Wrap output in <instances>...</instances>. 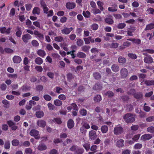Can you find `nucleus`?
Returning <instances> with one entry per match:
<instances>
[{
    "instance_id": "obj_1",
    "label": "nucleus",
    "mask_w": 154,
    "mask_h": 154,
    "mask_svg": "<svg viewBox=\"0 0 154 154\" xmlns=\"http://www.w3.org/2000/svg\"><path fill=\"white\" fill-rule=\"evenodd\" d=\"M123 119L127 123L133 122L135 120V118L134 117V115L131 113H127L124 115Z\"/></svg>"
},
{
    "instance_id": "obj_2",
    "label": "nucleus",
    "mask_w": 154,
    "mask_h": 154,
    "mask_svg": "<svg viewBox=\"0 0 154 154\" xmlns=\"http://www.w3.org/2000/svg\"><path fill=\"white\" fill-rule=\"evenodd\" d=\"M120 73L121 78L122 79L126 78L128 76V74L127 69L124 67L121 69Z\"/></svg>"
},
{
    "instance_id": "obj_3",
    "label": "nucleus",
    "mask_w": 154,
    "mask_h": 154,
    "mask_svg": "<svg viewBox=\"0 0 154 154\" xmlns=\"http://www.w3.org/2000/svg\"><path fill=\"white\" fill-rule=\"evenodd\" d=\"M73 29L74 28L72 27L68 28L65 27L63 29L61 30V33L63 34L68 35L73 30Z\"/></svg>"
},
{
    "instance_id": "obj_4",
    "label": "nucleus",
    "mask_w": 154,
    "mask_h": 154,
    "mask_svg": "<svg viewBox=\"0 0 154 154\" xmlns=\"http://www.w3.org/2000/svg\"><path fill=\"white\" fill-rule=\"evenodd\" d=\"M32 38V36L29 34H26L22 36V39L25 43H27L29 42V40L31 39Z\"/></svg>"
},
{
    "instance_id": "obj_5",
    "label": "nucleus",
    "mask_w": 154,
    "mask_h": 154,
    "mask_svg": "<svg viewBox=\"0 0 154 154\" xmlns=\"http://www.w3.org/2000/svg\"><path fill=\"white\" fill-rule=\"evenodd\" d=\"M39 133V132L37 130L33 129L30 131L29 134L31 136L34 137L35 139H38L40 138L38 136Z\"/></svg>"
},
{
    "instance_id": "obj_6",
    "label": "nucleus",
    "mask_w": 154,
    "mask_h": 154,
    "mask_svg": "<svg viewBox=\"0 0 154 154\" xmlns=\"http://www.w3.org/2000/svg\"><path fill=\"white\" fill-rule=\"evenodd\" d=\"M143 60L145 63L148 64L151 63L153 62V58L150 55L144 57Z\"/></svg>"
},
{
    "instance_id": "obj_7",
    "label": "nucleus",
    "mask_w": 154,
    "mask_h": 154,
    "mask_svg": "<svg viewBox=\"0 0 154 154\" xmlns=\"http://www.w3.org/2000/svg\"><path fill=\"white\" fill-rule=\"evenodd\" d=\"M66 8L68 9H74L76 6V4L74 2H67L66 5Z\"/></svg>"
},
{
    "instance_id": "obj_8",
    "label": "nucleus",
    "mask_w": 154,
    "mask_h": 154,
    "mask_svg": "<svg viewBox=\"0 0 154 154\" xmlns=\"http://www.w3.org/2000/svg\"><path fill=\"white\" fill-rule=\"evenodd\" d=\"M134 97L137 99L140 100L142 99L143 94L141 92H138L134 94Z\"/></svg>"
},
{
    "instance_id": "obj_9",
    "label": "nucleus",
    "mask_w": 154,
    "mask_h": 154,
    "mask_svg": "<svg viewBox=\"0 0 154 154\" xmlns=\"http://www.w3.org/2000/svg\"><path fill=\"white\" fill-rule=\"evenodd\" d=\"M123 131L122 128L120 126L117 127L114 129V134H121Z\"/></svg>"
},
{
    "instance_id": "obj_10",
    "label": "nucleus",
    "mask_w": 154,
    "mask_h": 154,
    "mask_svg": "<svg viewBox=\"0 0 154 154\" xmlns=\"http://www.w3.org/2000/svg\"><path fill=\"white\" fill-rule=\"evenodd\" d=\"M22 60L20 57L18 56H15L13 58V60L15 63H20Z\"/></svg>"
},
{
    "instance_id": "obj_11",
    "label": "nucleus",
    "mask_w": 154,
    "mask_h": 154,
    "mask_svg": "<svg viewBox=\"0 0 154 154\" xmlns=\"http://www.w3.org/2000/svg\"><path fill=\"white\" fill-rule=\"evenodd\" d=\"M152 135L149 134H146L143 135L141 137L142 140H149L152 138Z\"/></svg>"
},
{
    "instance_id": "obj_12",
    "label": "nucleus",
    "mask_w": 154,
    "mask_h": 154,
    "mask_svg": "<svg viewBox=\"0 0 154 154\" xmlns=\"http://www.w3.org/2000/svg\"><path fill=\"white\" fill-rule=\"evenodd\" d=\"M110 17H108L106 18L104 20L105 22L109 25H111L114 23V21L113 19L111 18L112 16H110Z\"/></svg>"
},
{
    "instance_id": "obj_13",
    "label": "nucleus",
    "mask_w": 154,
    "mask_h": 154,
    "mask_svg": "<svg viewBox=\"0 0 154 154\" xmlns=\"http://www.w3.org/2000/svg\"><path fill=\"white\" fill-rule=\"evenodd\" d=\"M112 71L115 72H118L119 70V67L118 65L114 64L112 65L111 66Z\"/></svg>"
},
{
    "instance_id": "obj_14",
    "label": "nucleus",
    "mask_w": 154,
    "mask_h": 154,
    "mask_svg": "<svg viewBox=\"0 0 154 154\" xmlns=\"http://www.w3.org/2000/svg\"><path fill=\"white\" fill-rule=\"evenodd\" d=\"M31 87L30 86L26 84L23 85L21 87V89L23 91L26 92L30 90Z\"/></svg>"
},
{
    "instance_id": "obj_15",
    "label": "nucleus",
    "mask_w": 154,
    "mask_h": 154,
    "mask_svg": "<svg viewBox=\"0 0 154 154\" xmlns=\"http://www.w3.org/2000/svg\"><path fill=\"white\" fill-rule=\"evenodd\" d=\"M89 134L90 138L92 140H94L96 137L95 132L93 131H90Z\"/></svg>"
},
{
    "instance_id": "obj_16",
    "label": "nucleus",
    "mask_w": 154,
    "mask_h": 154,
    "mask_svg": "<svg viewBox=\"0 0 154 154\" xmlns=\"http://www.w3.org/2000/svg\"><path fill=\"white\" fill-rule=\"evenodd\" d=\"M37 54L40 56L44 57L46 55V52L43 50L39 49L37 51Z\"/></svg>"
},
{
    "instance_id": "obj_17",
    "label": "nucleus",
    "mask_w": 154,
    "mask_h": 154,
    "mask_svg": "<svg viewBox=\"0 0 154 154\" xmlns=\"http://www.w3.org/2000/svg\"><path fill=\"white\" fill-rule=\"evenodd\" d=\"M128 41H130L134 42L136 44H140L141 43V40L139 39H135L134 38H129L127 39Z\"/></svg>"
},
{
    "instance_id": "obj_18",
    "label": "nucleus",
    "mask_w": 154,
    "mask_h": 154,
    "mask_svg": "<svg viewBox=\"0 0 154 154\" xmlns=\"http://www.w3.org/2000/svg\"><path fill=\"white\" fill-rule=\"evenodd\" d=\"M75 76L72 73L69 72L66 75L67 80L69 82H70L72 80L74 79Z\"/></svg>"
},
{
    "instance_id": "obj_19",
    "label": "nucleus",
    "mask_w": 154,
    "mask_h": 154,
    "mask_svg": "<svg viewBox=\"0 0 154 154\" xmlns=\"http://www.w3.org/2000/svg\"><path fill=\"white\" fill-rule=\"evenodd\" d=\"M93 76L94 78L97 80H99L101 78L100 74L98 72H94L93 73Z\"/></svg>"
},
{
    "instance_id": "obj_20",
    "label": "nucleus",
    "mask_w": 154,
    "mask_h": 154,
    "mask_svg": "<svg viewBox=\"0 0 154 154\" xmlns=\"http://www.w3.org/2000/svg\"><path fill=\"white\" fill-rule=\"evenodd\" d=\"M76 55L79 58H85L86 57V55L85 53L81 51L78 52L77 54Z\"/></svg>"
},
{
    "instance_id": "obj_21",
    "label": "nucleus",
    "mask_w": 154,
    "mask_h": 154,
    "mask_svg": "<svg viewBox=\"0 0 154 154\" xmlns=\"http://www.w3.org/2000/svg\"><path fill=\"white\" fill-rule=\"evenodd\" d=\"M90 48L89 45H84L81 47V50L85 52H87L89 51Z\"/></svg>"
},
{
    "instance_id": "obj_22",
    "label": "nucleus",
    "mask_w": 154,
    "mask_h": 154,
    "mask_svg": "<svg viewBox=\"0 0 154 154\" xmlns=\"http://www.w3.org/2000/svg\"><path fill=\"white\" fill-rule=\"evenodd\" d=\"M32 12L34 15H35L36 14L38 15L40 13V9L38 7H35L33 8Z\"/></svg>"
},
{
    "instance_id": "obj_23",
    "label": "nucleus",
    "mask_w": 154,
    "mask_h": 154,
    "mask_svg": "<svg viewBox=\"0 0 154 154\" xmlns=\"http://www.w3.org/2000/svg\"><path fill=\"white\" fill-rule=\"evenodd\" d=\"M154 28V23H150L147 25L144 29L146 31L147 30H151Z\"/></svg>"
},
{
    "instance_id": "obj_24",
    "label": "nucleus",
    "mask_w": 154,
    "mask_h": 154,
    "mask_svg": "<svg viewBox=\"0 0 154 154\" xmlns=\"http://www.w3.org/2000/svg\"><path fill=\"white\" fill-rule=\"evenodd\" d=\"M114 7H109L108 8V10L110 12H115L117 11V9L116 8L117 7V5L116 4H114L112 5Z\"/></svg>"
},
{
    "instance_id": "obj_25",
    "label": "nucleus",
    "mask_w": 154,
    "mask_h": 154,
    "mask_svg": "<svg viewBox=\"0 0 154 154\" xmlns=\"http://www.w3.org/2000/svg\"><path fill=\"white\" fill-rule=\"evenodd\" d=\"M89 128L90 126H83L80 128V131L82 133L85 134L86 131V129Z\"/></svg>"
},
{
    "instance_id": "obj_26",
    "label": "nucleus",
    "mask_w": 154,
    "mask_h": 154,
    "mask_svg": "<svg viewBox=\"0 0 154 154\" xmlns=\"http://www.w3.org/2000/svg\"><path fill=\"white\" fill-rule=\"evenodd\" d=\"M101 100L102 97L100 95L97 94L95 96L94 99V100L95 102H99Z\"/></svg>"
},
{
    "instance_id": "obj_27",
    "label": "nucleus",
    "mask_w": 154,
    "mask_h": 154,
    "mask_svg": "<svg viewBox=\"0 0 154 154\" xmlns=\"http://www.w3.org/2000/svg\"><path fill=\"white\" fill-rule=\"evenodd\" d=\"M35 63L38 65H41L43 63V60L42 58L40 57H37L35 60Z\"/></svg>"
},
{
    "instance_id": "obj_28",
    "label": "nucleus",
    "mask_w": 154,
    "mask_h": 154,
    "mask_svg": "<svg viewBox=\"0 0 154 154\" xmlns=\"http://www.w3.org/2000/svg\"><path fill=\"white\" fill-rule=\"evenodd\" d=\"M35 115L37 117L41 118L44 116V113L42 111H39L36 112Z\"/></svg>"
},
{
    "instance_id": "obj_29",
    "label": "nucleus",
    "mask_w": 154,
    "mask_h": 154,
    "mask_svg": "<svg viewBox=\"0 0 154 154\" xmlns=\"http://www.w3.org/2000/svg\"><path fill=\"white\" fill-rule=\"evenodd\" d=\"M118 61L119 63H125L126 62V59L122 56H120L118 58Z\"/></svg>"
},
{
    "instance_id": "obj_30",
    "label": "nucleus",
    "mask_w": 154,
    "mask_h": 154,
    "mask_svg": "<svg viewBox=\"0 0 154 154\" xmlns=\"http://www.w3.org/2000/svg\"><path fill=\"white\" fill-rule=\"evenodd\" d=\"M38 149L40 151L45 150L47 149V147L44 144H40L38 146Z\"/></svg>"
},
{
    "instance_id": "obj_31",
    "label": "nucleus",
    "mask_w": 154,
    "mask_h": 154,
    "mask_svg": "<svg viewBox=\"0 0 154 154\" xmlns=\"http://www.w3.org/2000/svg\"><path fill=\"white\" fill-rule=\"evenodd\" d=\"M54 104L57 106H59L62 105V102L59 99H56L54 101Z\"/></svg>"
},
{
    "instance_id": "obj_32",
    "label": "nucleus",
    "mask_w": 154,
    "mask_h": 154,
    "mask_svg": "<svg viewBox=\"0 0 154 154\" xmlns=\"http://www.w3.org/2000/svg\"><path fill=\"white\" fill-rule=\"evenodd\" d=\"M124 140L121 139L118 140L116 143V146L119 147H122L124 146Z\"/></svg>"
},
{
    "instance_id": "obj_33",
    "label": "nucleus",
    "mask_w": 154,
    "mask_h": 154,
    "mask_svg": "<svg viewBox=\"0 0 154 154\" xmlns=\"http://www.w3.org/2000/svg\"><path fill=\"white\" fill-rule=\"evenodd\" d=\"M144 83L148 86L153 85H154V81L146 80L145 81Z\"/></svg>"
},
{
    "instance_id": "obj_34",
    "label": "nucleus",
    "mask_w": 154,
    "mask_h": 154,
    "mask_svg": "<svg viewBox=\"0 0 154 154\" xmlns=\"http://www.w3.org/2000/svg\"><path fill=\"white\" fill-rule=\"evenodd\" d=\"M80 114L82 116H85L86 115L87 112L86 110L84 109H82L79 111Z\"/></svg>"
},
{
    "instance_id": "obj_35",
    "label": "nucleus",
    "mask_w": 154,
    "mask_h": 154,
    "mask_svg": "<svg viewBox=\"0 0 154 154\" xmlns=\"http://www.w3.org/2000/svg\"><path fill=\"white\" fill-rule=\"evenodd\" d=\"M128 56L132 59L135 60L137 58L136 54L133 53H129L128 54Z\"/></svg>"
},
{
    "instance_id": "obj_36",
    "label": "nucleus",
    "mask_w": 154,
    "mask_h": 154,
    "mask_svg": "<svg viewBox=\"0 0 154 154\" xmlns=\"http://www.w3.org/2000/svg\"><path fill=\"white\" fill-rule=\"evenodd\" d=\"M126 26V25L125 23H121L118 24L117 27L118 29H122L124 28Z\"/></svg>"
},
{
    "instance_id": "obj_37",
    "label": "nucleus",
    "mask_w": 154,
    "mask_h": 154,
    "mask_svg": "<svg viewBox=\"0 0 154 154\" xmlns=\"http://www.w3.org/2000/svg\"><path fill=\"white\" fill-rule=\"evenodd\" d=\"M96 120L98 122L100 123L103 122V119L100 115L99 114L98 116L96 117Z\"/></svg>"
},
{
    "instance_id": "obj_38",
    "label": "nucleus",
    "mask_w": 154,
    "mask_h": 154,
    "mask_svg": "<svg viewBox=\"0 0 154 154\" xmlns=\"http://www.w3.org/2000/svg\"><path fill=\"white\" fill-rule=\"evenodd\" d=\"M105 95L108 96V97L110 98L113 97L114 94L112 91H109L105 94Z\"/></svg>"
},
{
    "instance_id": "obj_39",
    "label": "nucleus",
    "mask_w": 154,
    "mask_h": 154,
    "mask_svg": "<svg viewBox=\"0 0 154 154\" xmlns=\"http://www.w3.org/2000/svg\"><path fill=\"white\" fill-rule=\"evenodd\" d=\"M54 40L56 42H60L63 41V38L61 36H58L55 37Z\"/></svg>"
},
{
    "instance_id": "obj_40",
    "label": "nucleus",
    "mask_w": 154,
    "mask_h": 154,
    "mask_svg": "<svg viewBox=\"0 0 154 154\" xmlns=\"http://www.w3.org/2000/svg\"><path fill=\"white\" fill-rule=\"evenodd\" d=\"M84 152L83 148H78L76 149L75 153V154H82Z\"/></svg>"
},
{
    "instance_id": "obj_41",
    "label": "nucleus",
    "mask_w": 154,
    "mask_h": 154,
    "mask_svg": "<svg viewBox=\"0 0 154 154\" xmlns=\"http://www.w3.org/2000/svg\"><path fill=\"white\" fill-rule=\"evenodd\" d=\"M108 127L107 126H102L101 128V130L102 133H106L108 130Z\"/></svg>"
},
{
    "instance_id": "obj_42",
    "label": "nucleus",
    "mask_w": 154,
    "mask_h": 154,
    "mask_svg": "<svg viewBox=\"0 0 154 154\" xmlns=\"http://www.w3.org/2000/svg\"><path fill=\"white\" fill-rule=\"evenodd\" d=\"M76 43L77 45L79 46H82L84 44L83 41L81 39H78Z\"/></svg>"
},
{
    "instance_id": "obj_43",
    "label": "nucleus",
    "mask_w": 154,
    "mask_h": 154,
    "mask_svg": "<svg viewBox=\"0 0 154 154\" xmlns=\"http://www.w3.org/2000/svg\"><path fill=\"white\" fill-rule=\"evenodd\" d=\"M146 11L149 14H154V9L153 8H149Z\"/></svg>"
},
{
    "instance_id": "obj_44",
    "label": "nucleus",
    "mask_w": 154,
    "mask_h": 154,
    "mask_svg": "<svg viewBox=\"0 0 154 154\" xmlns=\"http://www.w3.org/2000/svg\"><path fill=\"white\" fill-rule=\"evenodd\" d=\"M101 86L100 84L98 83L95 84L93 88L94 90H97L100 89Z\"/></svg>"
},
{
    "instance_id": "obj_45",
    "label": "nucleus",
    "mask_w": 154,
    "mask_h": 154,
    "mask_svg": "<svg viewBox=\"0 0 154 154\" xmlns=\"http://www.w3.org/2000/svg\"><path fill=\"white\" fill-rule=\"evenodd\" d=\"M31 44L34 47H37L39 46V44L38 41L36 40H34L32 41Z\"/></svg>"
},
{
    "instance_id": "obj_46",
    "label": "nucleus",
    "mask_w": 154,
    "mask_h": 154,
    "mask_svg": "<svg viewBox=\"0 0 154 154\" xmlns=\"http://www.w3.org/2000/svg\"><path fill=\"white\" fill-rule=\"evenodd\" d=\"M82 14L85 17L88 18L90 16V14L88 11H87L86 12L83 11L82 13Z\"/></svg>"
},
{
    "instance_id": "obj_47",
    "label": "nucleus",
    "mask_w": 154,
    "mask_h": 154,
    "mask_svg": "<svg viewBox=\"0 0 154 154\" xmlns=\"http://www.w3.org/2000/svg\"><path fill=\"white\" fill-rule=\"evenodd\" d=\"M44 99L47 101H50L51 99V97L49 95L45 94L43 96Z\"/></svg>"
},
{
    "instance_id": "obj_48",
    "label": "nucleus",
    "mask_w": 154,
    "mask_h": 154,
    "mask_svg": "<svg viewBox=\"0 0 154 154\" xmlns=\"http://www.w3.org/2000/svg\"><path fill=\"white\" fill-rule=\"evenodd\" d=\"M38 125H46V122L43 120H40L37 122Z\"/></svg>"
},
{
    "instance_id": "obj_49",
    "label": "nucleus",
    "mask_w": 154,
    "mask_h": 154,
    "mask_svg": "<svg viewBox=\"0 0 154 154\" xmlns=\"http://www.w3.org/2000/svg\"><path fill=\"white\" fill-rule=\"evenodd\" d=\"M0 88L2 91H5L7 88V85L3 83L1 85Z\"/></svg>"
},
{
    "instance_id": "obj_50",
    "label": "nucleus",
    "mask_w": 154,
    "mask_h": 154,
    "mask_svg": "<svg viewBox=\"0 0 154 154\" xmlns=\"http://www.w3.org/2000/svg\"><path fill=\"white\" fill-rule=\"evenodd\" d=\"M143 52H147V53L150 54H153L154 53V50L150 49H146L143 50Z\"/></svg>"
},
{
    "instance_id": "obj_51",
    "label": "nucleus",
    "mask_w": 154,
    "mask_h": 154,
    "mask_svg": "<svg viewBox=\"0 0 154 154\" xmlns=\"http://www.w3.org/2000/svg\"><path fill=\"white\" fill-rule=\"evenodd\" d=\"M17 74H10L8 75V76L9 78L16 79L17 77Z\"/></svg>"
},
{
    "instance_id": "obj_52",
    "label": "nucleus",
    "mask_w": 154,
    "mask_h": 154,
    "mask_svg": "<svg viewBox=\"0 0 154 154\" xmlns=\"http://www.w3.org/2000/svg\"><path fill=\"white\" fill-rule=\"evenodd\" d=\"M19 143V140L17 139L14 140L12 141V144L14 146H16L18 145Z\"/></svg>"
},
{
    "instance_id": "obj_53",
    "label": "nucleus",
    "mask_w": 154,
    "mask_h": 154,
    "mask_svg": "<svg viewBox=\"0 0 154 154\" xmlns=\"http://www.w3.org/2000/svg\"><path fill=\"white\" fill-rule=\"evenodd\" d=\"M142 147V145L140 143H137L135 144L134 146V148L135 149H141Z\"/></svg>"
},
{
    "instance_id": "obj_54",
    "label": "nucleus",
    "mask_w": 154,
    "mask_h": 154,
    "mask_svg": "<svg viewBox=\"0 0 154 154\" xmlns=\"http://www.w3.org/2000/svg\"><path fill=\"white\" fill-rule=\"evenodd\" d=\"M119 46V44L117 43L113 42L112 43L111 45L110 46V48H116Z\"/></svg>"
},
{
    "instance_id": "obj_55",
    "label": "nucleus",
    "mask_w": 154,
    "mask_h": 154,
    "mask_svg": "<svg viewBox=\"0 0 154 154\" xmlns=\"http://www.w3.org/2000/svg\"><path fill=\"white\" fill-rule=\"evenodd\" d=\"M139 116L140 118H142L146 116V113L141 110H140V112H139Z\"/></svg>"
},
{
    "instance_id": "obj_56",
    "label": "nucleus",
    "mask_w": 154,
    "mask_h": 154,
    "mask_svg": "<svg viewBox=\"0 0 154 154\" xmlns=\"http://www.w3.org/2000/svg\"><path fill=\"white\" fill-rule=\"evenodd\" d=\"M35 69L37 72H42L43 71V68L41 66H36L35 67Z\"/></svg>"
},
{
    "instance_id": "obj_57",
    "label": "nucleus",
    "mask_w": 154,
    "mask_h": 154,
    "mask_svg": "<svg viewBox=\"0 0 154 154\" xmlns=\"http://www.w3.org/2000/svg\"><path fill=\"white\" fill-rule=\"evenodd\" d=\"M113 16L115 18L117 19H120L122 17V16L119 14H113Z\"/></svg>"
},
{
    "instance_id": "obj_58",
    "label": "nucleus",
    "mask_w": 154,
    "mask_h": 154,
    "mask_svg": "<svg viewBox=\"0 0 154 154\" xmlns=\"http://www.w3.org/2000/svg\"><path fill=\"white\" fill-rule=\"evenodd\" d=\"M83 146L87 151H88L90 148V145L88 143H86L83 145Z\"/></svg>"
},
{
    "instance_id": "obj_59",
    "label": "nucleus",
    "mask_w": 154,
    "mask_h": 154,
    "mask_svg": "<svg viewBox=\"0 0 154 154\" xmlns=\"http://www.w3.org/2000/svg\"><path fill=\"white\" fill-rule=\"evenodd\" d=\"M10 147V144L8 141L5 142V148L6 149H9Z\"/></svg>"
},
{
    "instance_id": "obj_60",
    "label": "nucleus",
    "mask_w": 154,
    "mask_h": 154,
    "mask_svg": "<svg viewBox=\"0 0 154 154\" xmlns=\"http://www.w3.org/2000/svg\"><path fill=\"white\" fill-rule=\"evenodd\" d=\"M71 106L72 107V108L75 111H78L79 110L78 107L77 106L76 103H72L71 104Z\"/></svg>"
},
{
    "instance_id": "obj_61",
    "label": "nucleus",
    "mask_w": 154,
    "mask_h": 154,
    "mask_svg": "<svg viewBox=\"0 0 154 154\" xmlns=\"http://www.w3.org/2000/svg\"><path fill=\"white\" fill-rule=\"evenodd\" d=\"M93 13L95 14H100L101 13L100 11L98 9L94 8V9L93 10Z\"/></svg>"
},
{
    "instance_id": "obj_62",
    "label": "nucleus",
    "mask_w": 154,
    "mask_h": 154,
    "mask_svg": "<svg viewBox=\"0 0 154 154\" xmlns=\"http://www.w3.org/2000/svg\"><path fill=\"white\" fill-rule=\"evenodd\" d=\"M54 121L58 124H60L62 123V121L60 118H56L54 119Z\"/></svg>"
},
{
    "instance_id": "obj_63",
    "label": "nucleus",
    "mask_w": 154,
    "mask_h": 154,
    "mask_svg": "<svg viewBox=\"0 0 154 154\" xmlns=\"http://www.w3.org/2000/svg\"><path fill=\"white\" fill-rule=\"evenodd\" d=\"M146 120L147 122H151L154 120V116H152L148 117L146 119Z\"/></svg>"
},
{
    "instance_id": "obj_64",
    "label": "nucleus",
    "mask_w": 154,
    "mask_h": 154,
    "mask_svg": "<svg viewBox=\"0 0 154 154\" xmlns=\"http://www.w3.org/2000/svg\"><path fill=\"white\" fill-rule=\"evenodd\" d=\"M147 130L149 132L154 133V127H149L147 128Z\"/></svg>"
}]
</instances>
